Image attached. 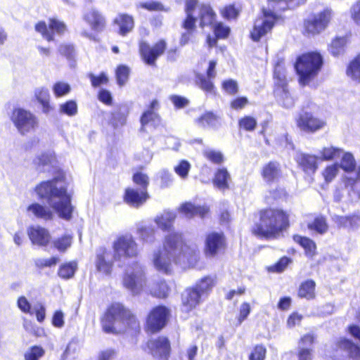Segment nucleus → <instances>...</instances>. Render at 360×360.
Returning <instances> with one entry per match:
<instances>
[{
	"mask_svg": "<svg viewBox=\"0 0 360 360\" xmlns=\"http://www.w3.org/2000/svg\"><path fill=\"white\" fill-rule=\"evenodd\" d=\"M226 248V239L222 233L212 232L205 239V254L212 257L223 251Z\"/></svg>",
	"mask_w": 360,
	"mask_h": 360,
	"instance_id": "nucleus-15",
	"label": "nucleus"
},
{
	"mask_svg": "<svg viewBox=\"0 0 360 360\" xmlns=\"http://www.w3.org/2000/svg\"><path fill=\"white\" fill-rule=\"evenodd\" d=\"M160 179V186L162 188L169 187L174 181L173 175L166 169L160 170L158 174Z\"/></svg>",
	"mask_w": 360,
	"mask_h": 360,
	"instance_id": "nucleus-52",
	"label": "nucleus"
},
{
	"mask_svg": "<svg viewBox=\"0 0 360 360\" xmlns=\"http://www.w3.org/2000/svg\"><path fill=\"white\" fill-rule=\"evenodd\" d=\"M332 18L333 11L329 8L309 16L303 22V34L307 37L320 34L326 30Z\"/></svg>",
	"mask_w": 360,
	"mask_h": 360,
	"instance_id": "nucleus-8",
	"label": "nucleus"
},
{
	"mask_svg": "<svg viewBox=\"0 0 360 360\" xmlns=\"http://www.w3.org/2000/svg\"><path fill=\"white\" fill-rule=\"evenodd\" d=\"M276 22V16L274 13H269L263 9V15L257 18L253 29L251 32V38L255 41H258L272 29Z\"/></svg>",
	"mask_w": 360,
	"mask_h": 360,
	"instance_id": "nucleus-12",
	"label": "nucleus"
},
{
	"mask_svg": "<svg viewBox=\"0 0 360 360\" xmlns=\"http://www.w3.org/2000/svg\"><path fill=\"white\" fill-rule=\"evenodd\" d=\"M77 268V263L75 262H70L61 265L58 269V274L62 278L69 279L74 276Z\"/></svg>",
	"mask_w": 360,
	"mask_h": 360,
	"instance_id": "nucleus-46",
	"label": "nucleus"
},
{
	"mask_svg": "<svg viewBox=\"0 0 360 360\" xmlns=\"http://www.w3.org/2000/svg\"><path fill=\"white\" fill-rule=\"evenodd\" d=\"M231 176L225 168L218 169L213 179V184L219 190H225L229 188V181Z\"/></svg>",
	"mask_w": 360,
	"mask_h": 360,
	"instance_id": "nucleus-32",
	"label": "nucleus"
},
{
	"mask_svg": "<svg viewBox=\"0 0 360 360\" xmlns=\"http://www.w3.org/2000/svg\"><path fill=\"white\" fill-rule=\"evenodd\" d=\"M11 120L22 135L34 131L39 126L37 116L30 111L22 108H17L13 110Z\"/></svg>",
	"mask_w": 360,
	"mask_h": 360,
	"instance_id": "nucleus-10",
	"label": "nucleus"
},
{
	"mask_svg": "<svg viewBox=\"0 0 360 360\" xmlns=\"http://www.w3.org/2000/svg\"><path fill=\"white\" fill-rule=\"evenodd\" d=\"M347 75L352 79L360 82V54L349 63Z\"/></svg>",
	"mask_w": 360,
	"mask_h": 360,
	"instance_id": "nucleus-47",
	"label": "nucleus"
},
{
	"mask_svg": "<svg viewBox=\"0 0 360 360\" xmlns=\"http://www.w3.org/2000/svg\"><path fill=\"white\" fill-rule=\"evenodd\" d=\"M72 237L70 236H64L53 240L54 247L60 252H65L71 246Z\"/></svg>",
	"mask_w": 360,
	"mask_h": 360,
	"instance_id": "nucleus-53",
	"label": "nucleus"
},
{
	"mask_svg": "<svg viewBox=\"0 0 360 360\" xmlns=\"http://www.w3.org/2000/svg\"><path fill=\"white\" fill-rule=\"evenodd\" d=\"M128 108L126 105H120L112 113L111 122L115 127L123 126L126 123L128 115Z\"/></svg>",
	"mask_w": 360,
	"mask_h": 360,
	"instance_id": "nucleus-37",
	"label": "nucleus"
},
{
	"mask_svg": "<svg viewBox=\"0 0 360 360\" xmlns=\"http://www.w3.org/2000/svg\"><path fill=\"white\" fill-rule=\"evenodd\" d=\"M340 168L338 162L327 166L322 172L323 176L327 183L331 182L338 174Z\"/></svg>",
	"mask_w": 360,
	"mask_h": 360,
	"instance_id": "nucleus-50",
	"label": "nucleus"
},
{
	"mask_svg": "<svg viewBox=\"0 0 360 360\" xmlns=\"http://www.w3.org/2000/svg\"><path fill=\"white\" fill-rule=\"evenodd\" d=\"M27 234L34 245L46 246L49 243L50 236L48 231L39 226L28 228Z\"/></svg>",
	"mask_w": 360,
	"mask_h": 360,
	"instance_id": "nucleus-22",
	"label": "nucleus"
},
{
	"mask_svg": "<svg viewBox=\"0 0 360 360\" xmlns=\"http://www.w3.org/2000/svg\"><path fill=\"white\" fill-rule=\"evenodd\" d=\"M150 293L157 297L163 298L166 297L169 292V288L165 281H160L154 283L150 287Z\"/></svg>",
	"mask_w": 360,
	"mask_h": 360,
	"instance_id": "nucleus-44",
	"label": "nucleus"
},
{
	"mask_svg": "<svg viewBox=\"0 0 360 360\" xmlns=\"http://www.w3.org/2000/svg\"><path fill=\"white\" fill-rule=\"evenodd\" d=\"M166 49V42L160 40L153 47L146 42H141L139 51L144 62L149 65H154L157 58L162 55Z\"/></svg>",
	"mask_w": 360,
	"mask_h": 360,
	"instance_id": "nucleus-14",
	"label": "nucleus"
},
{
	"mask_svg": "<svg viewBox=\"0 0 360 360\" xmlns=\"http://www.w3.org/2000/svg\"><path fill=\"white\" fill-rule=\"evenodd\" d=\"M215 285V279L212 276H205L201 278L194 288L203 297L207 295Z\"/></svg>",
	"mask_w": 360,
	"mask_h": 360,
	"instance_id": "nucleus-35",
	"label": "nucleus"
},
{
	"mask_svg": "<svg viewBox=\"0 0 360 360\" xmlns=\"http://www.w3.org/2000/svg\"><path fill=\"white\" fill-rule=\"evenodd\" d=\"M114 24L119 27V34L125 36L132 31L134 27V18L131 15L121 13L114 19Z\"/></svg>",
	"mask_w": 360,
	"mask_h": 360,
	"instance_id": "nucleus-27",
	"label": "nucleus"
},
{
	"mask_svg": "<svg viewBox=\"0 0 360 360\" xmlns=\"http://www.w3.org/2000/svg\"><path fill=\"white\" fill-rule=\"evenodd\" d=\"M137 234L144 243L151 244L155 240V229L152 226L139 224L137 226Z\"/></svg>",
	"mask_w": 360,
	"mask_h": 360,
	"instance_id": "nucleus-33",
	"label": "nucleus"
},
{
	"mask_svg": "<svg viewBox=\"0 0 360 360\" xmlns=\"http://www.w3.org/2000/svg\"><path fill=\"white\" fill-rule=\"evenodd\" d=\"M133 181L140 186V189L147 191L149 185V178L147 174L142 172H136L133 175Z\"/></svg>",
	"mask_w": 360,
	"mask_h": 360,
	"instance_id": "nucleus-55",
	"label": "nucleus"
},
{
	"mask_svg": "<svg viewBox=\"0 0 360 360\" xmlns=\"http://www.w3.org/2000/svg\"><path fill=\"white\" fill-rule=\"evenodd\" d=\"M199 257L200 251L195 244L188 245L184 243L181 233L172 232L165 237L163 247L153 252L151 261L157 271L169 274L174 264L184 269L194 267Z\"/></svg>",
	"mask_w": 360,
	"mask_h": 360,
	"instance_id": "nucleus-2",
	"label": "nucleus"
},
{
	"mask_svg": "<svg viewBox=\"0 0 360 360\" xmlns=\"http://www.w3.org/2000/svg\"><path fill=\"white\" fill-rule=\"evenodd\" d=\"M58 52L68 60H75L76 51L75 46L71 44H62L58 46Z\"/></svg>",
	"mask_w": 360,
	"mask_h": 360,
	"instance_id": "nucleus-51",
	"label": "nucleus"
},
{
	"mask_svg": "<svg viewBox=\"0 0 360 360\" xmlns=\"http://www.w3.org/2000/svg\"><path fill=\"white\" fill-rule=\"evenodd\" d=\"M169 310L164 306H158L153 309L147 318V328L154 333L163 328L168 321Z\"/></svg>",
	"mask_w": 360,
	"mask_h": 360,
	"instance_id": "nucleus-13",
	"label": "nucleus"
},
{
	"mask_svg": "<svg viewBox=\"0 0 360 360\" xmlns=\"http://www.w3.org/2000/svg\"><path fill=\"white\" fill-rule=\"evenodd\" d=\"M197 79V82L200 89L205 91H212L214 87L213 83L212 82V79H210L209 77L206 78L203 75H198Z\"/></svg>",
	"mask_w": 360,
	"mask_h": 360,
	"instance_id": "nucleus-61",
	"label": "nucleus"
},
{
	"mask_svg": "<svg viewBox=\"0 0 360 360\" xmlns=\"http://www.w3.org/2000/svg\"><path fill=\"white\" fill-rule=\"evenodd\" d=\"M259 223L252 233L266 238H276L288 226V215L281 210L267 209L260 212Z\"/></svg>",
	"mask_w": 360,
	"mask_h": 360,
	"instance_id": "nucleus-4",
	"label": "nucleus"
},
{
	"mask_svg": "<svg viewBox=\"0 0 360 360\" xmlns=\"http://www.w3.org/2000/svg\"><path fill=\"white\" fill-rule=\"evenodd\" d=\"M342 150L340 148L334 147L333 146L323 147L319 151V158L323 161L333 160L335 158H338L342 153Z\"/></svg>",
	"mask_w": 360,
	"mask_h": 360,
	"instance_id": "nucleus-34",
	"label": "nucleus"
},
{
	"mask_svg": "<svg viewBox=\"0 0 360 360\" xmlns=\"http://www.w3.org/2000/svg\"><path fill=\"white\" fill-rule=\"evenodd\" d=\"M103 330L108 333H121L131 328L136 330L139 323L129 310L120 303L112 304L101 320Z\"/></svg>",
	"mask_w": 360,
	"mask_h": 360,
	"instance_id": "nucleus-3",
	"label": "nucleus"
},
{
	"mask_svg": "<svg viewBox=\"0 0 360 360\" xmlns=\"http://www.w3.org/2000/svg\"><path fill=\"white\" fill-rule=\"evenodd\" d=\"M257 124V122L256 119L251 116H245L238 122L240 128L246 131H253L255 129Z\"/></svg>",
	"mask_w": 360,
	"mask_h": 360,
	"instance_id": "nucleus-58",
	"label": "nucleus"
},
{
	"mask_svg": "<svg viewBox=\"0 0 360 360\" xmlns=\"http://www.w3.org/2000/svg\"><path fill=\"white\" fill-rule=\"evenodd\" d=\"M215 36L218 39L226 38L230 32V28L222 22H218L214 26Z\"/></svg>",
	"mask_w": 360,
	"mask_h": 360,
	"instance_id": "nucleus-62",
	"label": "nucleus"
},
{
	"mask_svg": "<svg viewBox=\"0 0 360 360\" xmlns=\"http://www.w3.org/2000/svg\"><path fill=\"white\" fill-rule=\"evenodd\" d=\"M340 158V161L338 162V167L347 173L342 178L345 188L352 200H357L360 198V166L356 174L352 175L351 173L356 168V162L353 154L342 150Z\"/></svg>",
	"mask_w": 360,
	"mask_h": 360,
	"instance_id": "nucleus-5",
	"label": "nucleus"
},
{
	"mask_svg": "<svg viewBox=\"0 0 360 360\" xmlns=\"http://www.w3.org/2000/svg\"><path fill=\"white\" fill-rule=\"evenodd\" d=\"M35 191L40 198L46 200L49 207L32 202L26 209L28 217L49 221L54 217V210L60 218H71V195L68 192V182L63 176L41 182L36 186Z\"/></svg>",
	"mask_w": 360,
	"mask_h": 360,
	"instance_id": "nucleus-1",
	"label": "nucleus"
},
{
	"mask_svg": "<svg viewBox=\"0 0 360 360\" xmlns=\"http://www.w3.org/2000/svg\"><path fill=\"white\" fill-rule=\"evenodd\" d=\"M337 347L348 352L354 360H360V347L346 338H340L337 342Z\"/></svg>",
	"mask_w": 360,
	"mask_h": 360,
	"instance_id": "nucleus-30",
	"label": "nucleus"
},
{
	"mask_svg": "<svg viewBox=\"0 0 360 360\" xmlns=\"http://www.w3.org/2000/svg\"><path fill=\"white\" fill-rule=\"evenodd\" d=\"M113 259L121 260L122 258H134L138 256L139 250L138 244L131 234L119 236L113 242Z\"/></svg>",
	"mask_w": 360,
	"mask_h": 360,
	"instance_id": "nucleus-9",
	"label": "nucleus"
},
{
	"mask_svg": "<svg viewBox=\"0 0 360 360\" xmlns=\"http://www.w3.org/2000/svg\"><path fill=\"white\" fill-rule=\"evenodd\" d=\"M129 74V69L128 67L125 65H120L117 67L116 70V77L117 84L120 86H123L125 84L128 79Z\"/></svg>",
	"mask_w": 360,
	"mask_h": 360,
	"instance_id": "nucleus-57",
	"label": "nucleus"
},
{
	"mask_svg": "<svg viewBox=\"0 0 360 360\" xmlns=\"http://www.w3.org/2000/svg\"><path fill=\"white\" fill-rule=\"evenodd\" d=\"M195 124L200 128L218 129L221 125V118L212 112H206L195 120Z\"/></svg>",
	"mask_w": 360,
	"mask_h": 360,
	"instance_id": "nucleus-25",
	"label": "nucleus"
},
{
	"mask_svg": "<svg viewBox=\"0 0 360 360\" xmlns=\"http://www.w3.org/2000/svg\"><path fill=\"white\" fill-rule=\"evenodd\" d=\"M295 159L299 167L306 174H314L318 169V156L303 153H297Z\"/></svg>",
	"mask_w": 360,
	"mask_h": 360,
	"instance_id": "nucleus-20",
	"label": "nucleus"
},
{
	"mask_svg": "<svg viewBox=\"0 0 360 360\" xmlns=\"http://www.w3.org/2000/svg\"><path fill=\"white\" fill-rule=\"evenodd\" d=\"M44 354V350L42 347L39 346H34L30 348L25 353V360H38Z\"/></svg>",
	"mask_w": 360,
	"mask_h": 360,
	"instance_id": "nucleus-59",
	"label": "nucleus"
},
{
	"mask_svg": "<svg viewBox=\"0 0 360 360\" xmlns=\"http://www.w3.org/2000/svg\"><path fill=\"white\" fill-rule=\"evenodd\" d=\"M347 43L346 37H338L335 38L330 43L329 51L334 56H338L345 51V47Z\"/></svg>",
	"mask_w": 360,
	"mask_h": 360,
	"instance_id": "nucleus-40",
	"label": "nucleus"
},
{
	"mask_svg": "<svg viewBox=\"0 0 360 360\" xmlns=\"http://www.w3.org/2000/svg\"><path fill=\"white\" fill-rule=\"evenodd\" d=\"M60 112L68 116H74L77 112V105L74 101H68L60 105Z\"/></svg>",
	"mask_w": 360,
	"mask_h": 360,
	"instance_id": "nucleus-56",
	"label": "nucleus"
},
{
	"mask_svg": "<svg viewBox=\"0 0 360 360\" xmlns=\"http://www.w3.org/2000/svg\"><path fill=\"white\" fill-rule=\"evenodd\" d=\"M176 214L174 211L164 210L157 214L154 218V222L162 231H170L176 219Z\"/></svg>",
	"mask_w": 360,
	"mask_h": 360,
	"instance_id": "nucleus-24",
	"label": "nucleus"
},
{
	"mask_svg": "<svg viewBox=\"0 0 360 360\" xmlns=\"http://www.w3.org/2000/svg\"><path fill=\"white\" fill-rule=\"evenodd\" d=\"M323 65L322 56L316 52L304 53L298 57L295 65L300 84L307 85L318 75Z\"/></svg>",
	"mask_w": 360,
	"mask_h": 360,
	"instance_id": "nucleus-6",
	"label": "nucleus"
},
{
	"mask_svg": "<svg viewBox=\"0 0 360 360\" xmlns=\"http://www.w3.org/2000/svg\"><path fill=\"white\" fill-rule=\"evenodd\" d=\"M281 167L278 162L271 161L265 164L261 169V176L267 185H271L281 177Z\"/></svg>",
	"mask_w": 360,
	"mask_h": 360,
	"instance_id": "nucleus-19",
	"label": "nucleus"
},
{
	"mask_svg": "<svg viewBox=\"0 0 360 360\" xmlns=\"http://www.w3.org/2000/svg\"><path fill=\"white\" fill-rule=\"evenodd\" d=\"M137 8H143L148 11H169V8H165V6L160 1L150 0L147 1H141L136 4Z\"/></svg>",
	"mask_w": 360,
	"mask_h": 360,
	"instance_id": "nucleus-42",
	"label": "nucleus"
},
{
	"mask_svg": "<svg viewBox=\"0 0 360 360\" xmlns=\"http://www.w3.org/2000/svg\"><path fill=\"white\" fill-rule=\"evenodd\" d=\"M35 30L48 41H51L53 40L52 33L63 34L66 30V26L63 22L53 18L49 20V26L44 22H39L35 25Z\"/></svg>",
	"mask_w": 360,
	"mask_h": 360,
	"instance_id": "nucleus-16",
	"label": "nucleus"
},
{
	"mask_svg": "<svg viewBox=\"0 0 360 360\" xmlns=\"http://www.w3.org/2000/svg\"><path fill=\"white\" fill-rule=\"evenodd\" d=\"M294 240L299 243L305 250V254L309 257H312L316 253V244L311 239L296 235L293 237Z\"/></svg>",
	"mask_w": 360,
	"mask_h": 360,
	"instance_id": "nucleus-38",
	"label": "nucleus"
},
{
	"mask_svg": "<svg viewBox=\"0 0 360 360\" xmlns=\"http://www.w3.org/2000/svg\"><path fill=\"white\" fill-rule=\"evenodd\" d=\"M84 19L95 32H101L105 27L104 17L95 9H91L85 13Z\"/></svg>",
	"mask_w": 360,
	"mask_h": 360,
	"instance_id": "nucleus-26",
	"label": "nucleus"
},
{
	"mask_svg": "<svg viewBox=\"0 0 360 360\" xmlns=\"http://www.w3.org/2000/svg\"><path fill=\"white\" fill-rule=\"evenodd\" d=\"M122 284L132 294H139L146 285L145 269L138 262H134L125 270Z\"/></svg>",
	"mask_w": 360,
	"mask_h": 360,
	"instance_id": "nucleus-7",
	"label": "nucleus"
},
{
	"mask_svg": "<svg viewBox=\"0 0 360 360\" xmlns=\"http://www.w3.org/2000/svg\"><path fill=\"white\" fill-rule=\"evenodd\" d=\"M287 9H289L288 0H271L269 1V11H267V13H274L276 16L277 21L280 18L278 13Z\"/></svg>",
	"mask_w": 360,
	"mask_h": 360,
	"instance_id": "nucleus-41",
	"label": "nucleus"
},
{
	"mask_svg": "<svg viewBox=\"0 0 360 360\" xmlns=\"http://www.w3.org/2000/svg\"><path fill=\"white\" fill-rule=\"evenodd\" d=\"M180 211L188 218L194 216L203 217L209 211L206 206H195L191 202H186L180 207Z\"/></svg>",
	"mask_w": 360,
	"mask_h": 360,
	"instance_id": "nucleus-29",
	"label": "nucleus"
},
{
	"mask_svg": "<svg viewBox=\"0 0 360 360\" xmlns=\"http://www.w3.org/2000/svg\"><path fill=\"white\" fill-rule=\"evenodd\" d=\"M200 26L204 27L212 24L215 19V13L208 4H201L199 7Z\"/></svg>",
	"mask_w": 360,
	"mask_h": 360,
	"instance_id": "nucleus-31",
	"label": "nucleus"
},
{
	"mask_svg": "<svg viewBox=\"0 0 360 360\" xmlns=\"http://www.w3.org/2000/svg\"><path fill=\"white\" fill-rule=\"evenodd\" d=\"M312 348L297 347L296 352L297 360H312Z\"/></svg>",
	"mask_w": 360,
	"mask_h": 360,
	"instance_id": "nucleus-63",
	"label": "nucleus"
},
{
	"mask_svg": "<svg viewBox=\"0 0 360 360\" xmlns=\"http://www.w3.org/2000/svg\"><path fill=\"white\" fill-rule=\"evenodd\" d=\"M34 97L41 105L42 112L45 114L49 113L52 107L50 105V94L47 88L39 87L34 90Z\"/></svg>",
	"mask_w": 360,
	"mask_h": 360,
	"instance_id": "nucleus-28",
	"label": "nucleus"
},
{
	"mask_svg": "<svg viewBox=\"0 0 360 360\" xmlns=\"http://www.w3.org/2000/svg\"><path fill=\"white\" fill-rule=\"evenodd\" d=\"M52 89L56 97H61L70 91V86L66 82H58L53 84Z\"/></svg>",
	"mask_w": 360,
	"mask_h": 360,
	"instance_id": "nucleus-54",
	"label": "nucleus"
},
{
	"mask_svg": "<svg viewBox=\"0 0 360 360\" xmlns=\"http://www.w3.org/2000/svg\"><path fill=\"white\" fill-rule=\"evenodd\" d=\"M149 195L144 190L128 188L125 190L124 201L130 206L139 207L142 205L148 199Z\"/></svg>",
	"mask_w": 360,
	"mask_h": 360,
	"instance_id": "nucleus-21",
	"label": "nucleus"
},
{
	"mask_svg": "<svg viewBox=\"0 0 360 360\" xmlns=\"http://www.w3.org/2000/svg\"><path fill=\"white\" fill-rule=\"evenodd\" d=\"M296 124L301 131L306 133H314L323 129L326 122L310 112L302 111L296 118Z\"/></svg>",
	"mask_w": 360,
	"mask_h": 360,
	"instance_id": "nucleus-11",
	"label": "nucleus"
},
{
	"mask_svg": "<svg viewBox=\"0 0 360 360\" xmlns=\"http://www.w3.org/2000/svg\"><path fill=\"white\" fill-rule=\"evenodd\" d=\"M191 168V164L187 160H182L174 167V171L181 179H186Z\"/></svg>",
	"mask_w": 360,
	"mask_h": 360,
	"instance_id": "nucleus-49",
	"label": "nucleus"
},
{
	"mask_svg": "<svg viewBox=\"0 0 360 360\" xmlns=\"http://www.w3.org/2000/svg\"><path fill=\"white\" fill-rule=\"evenodd\" d=\"M202 296L194 288L186 289L182 295L183 310L188 312L201 302Z\"/></svg>",
	"mask_w": 360,
	"mask_h": 360,
	"instance_id": "nucleus-23",
	"label": "nucleus"
},
{
	"mask_svg": "<svg viewBox=\"0 0 360 360\" xmlns=\"http://www.w3.org/2000/svg\"><path fill=\"white\" fill-rule=\"evenodd\" d=\"M266 349L263 345H259L255 347L250 354V360H264L266 357Z\"/></svg>",
	"mask_w": 360,
	"mask_h": 360,
	"instance_id": "nucleus-60",
	"label": "nucleus"
},
{
	"mask_svg": "<svg viewBox=\"0 0 360 360\" xmlns=\"http://www.w3.org/2000/svg\"><path fill=\"white\" fill-rule=\"evenodd\" d=\"M55 161V155L53 153L49 151L43 153L34 160V164L37 166V169L40 171H45L44 168L49 165H51Z\"/></svg>",
	"mask_w": 360,
	"mask_h": 360,
	"instance_id": "nucleus-39",
	"label": "nucleus"
},
{
	"mask_svg": "<svg viewBox=\"0 0 360 360\" xmlns=\"http://www.w3.org/2000/svg\"><path fill=\"white\" fill-rule=\"evenodd\" d=\"M141 123L142 128L148 124H150L153 127H156L160 124V118L155 111L147 110L142 115L141 117Z\"/></svg>",
	"mask_w": 360,
	"mask_h": 360,
	"instance_id": "nucleus-45",
	"label": "nucleus"
},
{
	"mask_svg": "<svg viewBox=\"0 0 360 360\" xmlns=\"http://www.w3.org/2000/svg\"><path fill=\"white\" fill-rule=\"evenodd\" d=\"M112 257L111 252L105 248H100L96 251V269L105 275H109L112 269Z\"/></svg>",
	"mask_w": 360,
	"mask_h": 360,
	"instance_id": "nucleus-18",
	"label": "nucleus"
},
{
	"mask_svg": "<svg viewBox=\"0 0 360 360\" xmlns=\"http://www.w3.org/2000/svg\"><path fill=\"white\" fill-rule=\"evenodd\" d=\"M316 283L312 280H307L303 282L299 288L298 295L307 300H311L315 297Z\"/></svg>",
	"mask_w": 360,
	"mask_h": 360,
	"instance_id": "nucleus-36",
	"label": "nucleus"
},
{
	"mask_svg": "<svg viewBox=\"0 0 360 360\" xmlns=\"http://www.w3.org/2000/svg\"><path fill=\"white\" fill-rule=\"evenodd\" d=\"M276 93L279 96V103L283 107L286 108H290L294 105V99L285 86H283L281 88H278Z\"/></svg>",
	"mask_w": 360,
	"mask_h": 360,
	"instance_id": "nucleus-43",
	"label": "nucleus"
},
{
	"mask_svg": "<svg viewBox=\"0 0 360 360\" xmlns=\"http://www.w3.org/2000/svg\"><path fill=\"white\" fill-rule=\"evenodd\" d=\"M308 227L311 230H314L320 234H323L328 231V225L326 219L323 217H316L314 221L309 224Z\"/></svg>",
	"mask_w": 360,
	"mask_h": 360,
	"instance_id": "nucleus-48",
	"label": "nucleus"
},
{
	"mask_svg": "<svg viewBox=\"0 0 360 360\" xmlns=\"http://www.w3.org/2000/svg\"><path fill=\"white\" fill-rule=\"evenodd\" d=\"M350 15L355 24L360 25V0H358L352 6Z\"/></svg>",
	"mask_w": 360,
	"mask_h": 360,
	"instance_id": "nucleus-64",
	"label": "nucleus"
},
{
	"mask_svg": "<svg viewBox=\"0 0 360 360\" xmlns=\"http://www.w3.org/2000/svg\"><path fill=\"white\" fill-rule=\"evenodd\" d=\"M148 348L153 356L158 360H167L170 345L165 337H158L148 342Z\"/></svg>",
	"mask_w": 360,
	"mask_h": 360,
	"instance_id": "nucleus-17",
	"label": "nucleus"
}]
</instances>
